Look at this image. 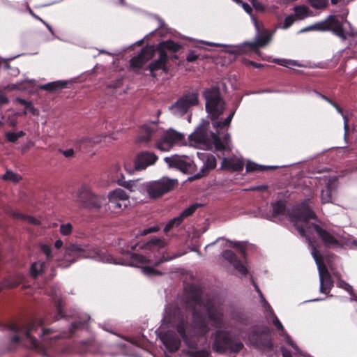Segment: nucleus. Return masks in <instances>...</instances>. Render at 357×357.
Listing matches in <instances>:
<instances>
[{
	"label": "nucleus",
	"instance_id": "nucleus-1",
	"mask_svg": "<svg viewBox=\"0 0 357 357\" xmlns=\"http://www.w3.org/2000/svg\"><path fill=\"white\" fill-rule=\"evenodd\" d=\"M223 114L208 113L210 116L208 119L202 120L196 130L189 135L190 142L203 145L208 149L214 146L217 151L227 150L231 141L230 135L225 133L222 140L219 135L229 126L235 113H229L225 119L220 117Z\"/></svg>",
	"mask_w": 357,
	"mask_h": 357
},
{
	"label": "nucleus",
	"instance_id": "nucleus-2",
	"mask_svg": "<svg viewBox=\"0 0 357 357\" xmlns=\"http://www.w3.org/2000/svg\"><path fill=\"white\" fill-rule=\"evenodd\" d=\"M308 201L304 200L288 214L299 234L310 241V235L315 232L326 248L340 246V241L327 230L317 224L309 222L311 219L316 220L317 215L311 209Z\"/></svg>",
	"mask_w": 357,
	"mask_h": 357
},
{
	"label": "nucleus",
	"instance_id": "nucleus-3",
	"mask_svg": "<svg viewBox=\"0 0 357 357\" xmlns=\"http://www.w3.org/2000/svg\"><path fill=\"white\" fill-rule=\"evenodd\" d=\"M53 302L55 307V313L54 315L52 314H47L44 320L33 319L26 325H18L15 323L7 324L6 328L14 333L10 337L11 343L13 344H19L21 341L20 335H23L28 341L29 347L31 349H38L39 347V342L32 334L37 333L45 322H54L66 317V304L63 299L61 297L55 296L53 298Z\"/></svg>",
	"mask_w": 357,
	"mask_h": 357
},
{
	"label": "nucleus",
	"instance_id": "nucleus-4",
	"mask_svg": "<svg viewBox=\"0 0 357 357\" xmlns=\"http://www.w3.org/2000/svg\"><path fill=\"white\" fill-rule=\"evenodd\" d=\"M157 132L158 130L155 124L152 126L143 125L140 128L139 142L147 144L154 139L156 149L162 151H168L174 144H182L184 141V135L174 130H169L163 132L160 139H157L158 137Z\"/></svg>",
	"mask_w": 357,
	"mask_h": 357
},
{
	"label": "nucleus",
	"instance_id": "nucleus-5",
	"mask_svg": "<svg viewBox=\"0 0 357 357\" xmlns=\"http://www.w3.org/2000/svg\"><path fill=\"white\" fill-rule=\"evenodd\" d=\"M202 291L195 285H190L185 294V303L187 307L192 312L193 324L201 332L206 333L208 326L205 316L197 310V307H203L205 301L202 298Z\"/></svg>",
	"mask_w": 357,
	"mask_h": 357
},
{
	"label": "nucleus",
	"instance_id": "nucleus-6",
	"mask_svg": "<svg viewBox=\"0 0 357 357\" xmlns=\"http://www.w3.org/2000/svg\"><path fill=\"white\" fill-rule=\"evenodd\" d=\"M212 349L218 354H238L244 347L243 344L235 340L231 332L218 329L213 335Z\"/></svg>",
	"mask_w": 357,
	"mask_h": 357
},
{
	"label": "nucleus",
	"instance_id": "nucleus-7",
	"mask_svg": "<svg viewBox=\"0 0 357 357\" xmlns=\"http://www.w3.org/2000/svg\"><path fill=\"white\" fill-rule=\"evenodd\" d=\"M248 338L251 346L266 354L273 352L274 349L271 330L267 326L257 325L252 326L248 333Z\"/></svg>",
	"mask_w": 357,
	"mask_h": 357
},
{
	"label": "nucleus",
	"instance_id": "nucleus-8",
	"mask_svg": "<svg viewBox=\"0 0 357 357\" xmlns=\"http://www.w3.org/2000/svg\"><path fill=\"white\" fill-rule=\"evenodd\" d=\"M188 329L189 324L184 319H181L176 324V331L188 348L185 354L190 357H209V351L198 349L197 337L189 332Z\"/></svg>",
	"mask_w": 357,
	"mask_h": 357
},
{
	"label": "nucleus",
	"instance_id": "nucleus-9",
	"mask_svg": "<svg viewBox=\"0 0 357 357\" xmlns=\"http://www.w3.org/2000/svg\"><path fill=\"white\" fill-rule=\"evenodd\" d=\"M76 197V203L79 208L90 211H98L107 202L105 197L96 195L87 185H82L78 189Z\"/></svg>",
	"mask_w": 357,
	"mask_h": 357
},
{
	"label": "nucleus",
	"instance_id": "nucleus-10",
	"mask_svg": "<svg viewBox=\"0 0 357 357\" xmlns=\"http://www.w3.org/2000/svg\"><path fill=\"white\" fill-rule=\"evenodd\" d=\"M66 255H76L79 258H91L96 260L107 261L111 263L112 257L105 254L96 246L80 245L77 244L70 245L66 250Z\"/></svg>",
	"mask_w": 357,
	"mask_h": 357
},
{
	"label": "nucleus",
	"instance_id": "nucleus-11",
	"mask_svg": "<svg viewBox=\"0 0 357 357\" xmlns=\"http://www.w3.org/2000/svg\"><path fill=\"white\" fill-rule=\"evenodd\" d=\"M178 184L176 179H171L167 177L149 183L144 186V190L151 199H157L163 195L174 190Z\"/></svg>",
	"mask_w": 357,
	"mask_h": 357
},
{
	"label": "nucleus",
	"instance_id": "nucleus-12",
	"mask_svg": "<svg viewBox=\"0 0 357 357\" xmlns=\"http://www.w3.org/2000/svg\"><path fill=\"white\" fill-rule=\"evenodd\" d=\"M203 96L206 100L207 112H223L225 109V102L221 97L218 86L205 89L203 91Z\"/></svg>",
	"mask_w": 357,
	"mask_h": 357
},
{
	"label": "nucleus",
	"instance_id": "nucleus-13",
	"mask_svg": "<svg viewBox=\"0 0 357 357\" xmlns=\"http://www.w3.org/2000/svg\"><path fill=\"white\" fill-rule=\"evenodd\" d=\"M129 196L121 188L109 192L107 209L113 213H119L127 207Z\"/></svg>",
	"mask_w": 357,
	"mask_h": 357
},
{
	"label": "nucleus",
	"instance_id": "nucleus-14",
	"mask_svg": "<svg viewBox=\"0 0 357 357\" xmlns=\"http://www.w3.org/2000/svg\"><path fill=\"white\" fill-rule=\"evenodd\" d=\"M199 104V93L195 91H187L171 106L170 109L188 112V110L190 109L192 107L198 105Z\"/></svg>",
	"mask_w": 357,
	"mask_h": 357
},
{
	"label": "nucleus",
	"instance_id": "nucleus-15",
	"mask_svg": "<svg viewBox=\"0 0 357 357\" xmlns=\"http://www.w3.org/2000/svg\"><path fill=\"white\" fill-rule=\"evenodd\" d=\"M203 308L206 310L208 320L212 326L220 328L223 324V312L211 300L205 301Z\"/></svg>",
	"mask_w": 357,
	"mask_h": 357
},
{
	"label": "nucleus",
	"instance_id": "nucleus-16",
	"mask_svg": "<svg viewBox=\"0 0 357 357\" xmlns=\"http://www.w3.org/2000/svg\"><path fill=\"white\" fill-rule=\"evenodd\" d=\"M154 54V46H146L141 50V52L137 56L130 59V67L132 69H141L147 61L153 57Z\"/></svg>",
	"mask_w": 357,
	"mask_h": 357
},
{
	"label": "nucleus",
	"instance_id": "nucleus-17",
	"mask_svg": "<svg viewBox=\"0 0 357 357\" xmlns=\"http://www.w3.org/2000/svg\"><path fill=\"white\" fill-rule=\"evenodd\" d=\"M160 339L166 349L170 353L177 351L181 347V341L180 337L172 331H167L160 333Z\"/></svg>",
	"mask_w": 357,
	"mask_h": 357
},
{
	"label": "nucleus",
	"instance_id": "nucleus-18",
	"mask_svg": "<svg viewBox=\"0 0 357 357\" xmlns=\"http://www.w3.org/2000/svg\"><path fill=\"white\" fill-rule=\"evenodd\" d=\"M158 156L150 151H142L139 153L135 159V167L136 170H142L148 166L152 165L158 160Z\"/></svg>",
	"mask_w": 357,
	"mask_h": 357
},
{
	"label": "nucleus",
	"instance_id": "nucleus-19",
	"mask_svg": "<svg viewBox=\"0 0 357 357\" xmlns=\"http://www.w3.org/2000/svg\"><path fill=\"white\" fill-rule=\"evenodd\" d=\"M164 160L169 167L176 168L184 173L190 172L193 165L192 162L187 161L182 156L178 155L165 157Z\"/></svg>",
	"mask_w": 357,
	"mask_h": 357
},
{
	"label": "nucleus",
	"instance_id": "nucleus-20",
	"mask_svg": "<svg viewBox=\"0 0 357 357\" xmlns=\"http://www.w3.org/2000/svg\"><path fill=\"white\" fill-rule=\"evenodd\" d=\"M154 48L155 52L157 51L158 53V58L148 66V69L151 71L153 77H155V75L153 73L155 70H162L165 72H167L168 70L166 67V63L169 59L167 52L160 50H155V47Z\"/></svg>",
	"mask_w": 357,
	"mask_h": 357
},
{
	"label": "nucleus",
	"instance_id": "nucleus-21",
	"mask_svg": "<svg viewBox=\"0 0 357 357\" xmlns=\"http://www.w3.org/2000/svg\"><path fill=\"white\" fill-rule=\"evenodd\" d=\"M327 31H331L334 34L341 39L347 40V34L344 31L342 24L337 20L336 16L330 15L327 17Z\"/></svg>",
	"mask_w": 357,
	"mask_h": 357
},
{
	"label": "nucleus",
	"instance_id": "nucleus-22",
	"mask_svg": "<svg viewBox=\"0 0 357 357\" xmlns=\"http://www.w3.org/2000/svg\"><path fill=\"white\" fill-rule=\"evenodd\" d=\"M222 257L228 262L233 265V266L243 275L248 274V269L246 266L239 260L231 250H226L222 254Z\"/></svg>",
	"mask_w": 357,
	"mask_h": 357
},
{
	"label": "nucleus",
	"instance_id": "nucleus-23",
	"mask_svg": "<svg viewBox=\"0 0 357 357\" xmlns=\"http://www.w3.org/2000/svg\"><path fill=\"white\" fill-rule=\"evenodd\" d=\"M271 33L267 29H264L260 33L256 36L255 41L248 43L246 45L251 49H256L259 47H264L267 45L271 40Z\"/></svg>",
	"mask_w": 357,
	"mask_h": 357
},
{
	"label": "nucleus",
	"instance_id": "nucleus-24",
	"mask_svg": "<svg viewBox=\"0 0 357 357\" xmlns=\"http://www.w3.org/2000/svg\"><path fill=\"white\" fill-rule=\"evenodd\" d=\"M244 167V162L242 160H234L223 158L222 162V167L234 172H241Z\"/></svg>",
	"mask_w": 357,
	"mask_h": 357
},
{
	"label": "nucleus",
	"instance_id": "nucleus-25",
	"mask_svg": "<svg viewBox=\"0 0 357 357\" xmlns=\"http://www.w3.org/2000/svg\"><path fill=\"white\" fill-rule=\"evenodd\" d=\"M24 276L22 274L17 273L13 275H9L5 278L2 281V284L5 289H13L19 286L23 281Z\"/></svg>",
	"mask_w": 357,
	"mask_h": 357
},
{
	"label": "nucleus",
	"instance_id": "nucleus-26",
	"mask_svg": "<svg viewBox=\"0 0 357 357\" xmlns=\"http://www.w3.org/2000/svg\"><path fill=\"white\" fill-rule=\"evenodd\" d=\"M7 213L13 218L26 221L33 225H39L40 223V221L34 217L23 214L20 211L10 209L7 211Z\"/></svg>",
	"mask_w": 357,
	"mask_h": 357
},
{
	"label": "nucleus",
	"instance_id": "nucleus-27",
	"mask_svg": "<svg viewBox=\"0 0 357 357\" xmlns=\"http://www.w3.org/2000/svg\"><path fill=\"white\" fill-rule=\"evenodd\" d=\"M325 182L326 185L325 189L322 190L321 192V202L323 204L331 203L333 202V192L335 191V188L332 186L329 180L327 182L325 180Z\"/></svg>",
	"mask_w": 357,
	"mask_h": 357
},
{
	"label": "nucleus",
	"instance_id": "nucleus-28",
	"mask_svg": "<svg viewBox=\"0 0 357 357\" xmlns=\"http://www.w3.org/2000/svg\"><path fill=\"white\" fill-rule=\"evenodd\" d=\"M89 319V317L84 319L79 318L75 320L71 324L68 332H65L63 336H73L77 330L83 328L87 324Z\"/></svg>",
	"mask_w": 357,
	"mask_h": 357
},
{
	"label": "nucleus",
	"instance_id": "nucleus-29",
	"mask_svg": "<svg viewBox=\"0 0 357 357\" xmlns=\"http://www.w3.org/2000/svg\"><path fill=\"white\" fill-rule=\"evenodd\" d=\"M181 48V45L178 43H174L172 40L163 41L158 44L155 47V50H160L167 53V51L172 52H178Z\"/></svg>",
	"mask_w": 357,
	"mask_h": 357
},
{
	"label": "nucleus",
	"instance_id": "nucleus-30",
	"mask_svg": "<svg viewBox=\"0 0 357 357\" xmlns=\"http://www.w3.org/2000/svg\"><path fill=\"white\" fill-rule=\"evenodd\" d=\"M320 280V291L324 294H328L332 289L334 281L331 275L324 278H319Z\"/></svg>",
	"mask_w": 357,
	"mask_h": 357
},
{
	"label": "nucleus",
	"instance_id": "nucleus-31",
	"mask_svg": "<svg viewBox=\"0 0 357 357\" xmlns=\"http://www.w3.org/2000/svg\"><path fill=\"white\" fill-rule=\"evenodd\" d=\"M272 207V216L275 218L280 215L285 213L287 206L284 200H278L275 202L271 203Z\"/></svg>",
	"mask_w": 357,
	"mask_h": 357
},
{
	"label": "nucleus",
	"instance_id": "nucleus-32",
	"mask_svg": "<svg viewBox=\"0 0 357 357\" xmlns=\"http://www.w3.org/2000/svg\"><path fill=\"white\" fill-rule=\"evenodd\" d=\"M67 84L66 82H62V81H57V82H50L48 84L41 85L40 86V89H43L50 92H54L57 90L61 89L64 87H66Z\"/></svg>",
	"mask_w": 357,
	"mask_h": 357
},
{
	"label": "nucleus",
	"instance_id": "nucleus-33",
	"mask_svg": "<svg viewBox=\"0 0 357 357\" xmlns=\"http://www.w3.org/2000/svg\"><path fill=\"white\" fill-rule=\"evenodd\" d=\"M45 262H33L30 267V275L33 278H37L43 272Z\"/></svg>",
	"mask_w": 357,
	"mask_h": 357
},
{
	"label": "nucleus",
	"instance_id": "nucleus-34",
	"mask_svg": "<svg viewBox=\"0 0 357 357\" xmlns=\"http://www.w3.org/2000/svg\"><path fill=\"white\" fill-rule=\"evenodd\" d=\"M274 167L271 166H262L258 164H256L253 162L248 161L245 165V169L247 172H264L267 169H274Z\"/></svg>",
	"mask_w": 357,
	"mask_h": 357
},
{
	"label": "nucleus",
	"instance_id": "nucleus-35",
	"mask_svg": "<svg viewBox=\"0 0 357 357\" xmlns=\"http://www.w3.org/2000/svg\"><path fill=\"white\" fill-rule=\"evenodd\" d=\"M204 160V165H206L210 169H213L216 167V159L215 157L211 153H206L202 155Z\"/></svg>",
	"mask_w": 357,
	"mask_h": 357
},
{
	"label": "nucleus",
	"instance_id": "nucleus-36",
	"mask_svg": "<svg viewBox=\"0 0 357 357\" xmlns=\"http://www.w3.org/2000/svg\"><path fill=\"white\" fill-rule=\"evenodd\" d=\"M294 10L299 19H303L311 15L309 8L305 5L295 6Z\"/></svg>",
	"mask_w": 357,
	"mask_h": 357
},
{
	"label": "nucleus",
	"instance_id": "nucleus-37",
	"mask_svg": "<svg viewBox=\"0 0 357 357\" xmlns=\"http://www.w3.org/2000/svg\"><path fill=\"white\" fill-rule=\"evenodd\" d=\"M201 206L202 205L199 204H192L180 213V215H178L179 218H181V220L183 221L185 218L191 216L195 212V211Z\"/></svg>",
	"mask_w": 357,
	"mask_h": 357
},
{
	"label": "nucleus",
	"instance_id": "nucleus-38",
	"mask_svg": "<svg viewBox=\"0 0 357 357\" xmlns=\"http://www.w3.org/2000/svg\"><path fill=\"white\" fill-rule=\"evenodd\" d=\"M117 183L119 185H121V186H122V187L129 190L130 192H134L135 190L136 187H137L135 181H124V177L123 176H122V178H119L117 180Z\"/></svg>",
	"mask_w": 357,
	"mask_h": 357
},
{
	"label": "nucleus",
	"instance_id": "nucleus-39",
	"mask_svg": "<svg viewBox=\"0 0 357 357\" xmlns=\"http://www.w3.org/2000/svg\"><path fill=\"white\" fill-rule=\"evenodd\" d=\"M310 6L318 10L325 9L328 6V0H307Z\"/></svg>",
	"mask_w": 357,
	"mask_h": 357
},
{
	"label": "nucleus",
	"instance_id": "nucleus-40",
	"mask_svg": "<svg viewBox=\"0 0 357 357\" xmlns=\"http://www.w3.org/2000/svg\"><path fill=\"white\" fill-rule=\"evenodd\" d=\"M183 222V220H181L179 216H177L172 220H170L164 228V231L165 233L169 232L174 227H177Z\"/></svg>",
	"mask_w": 357,
	"mask_h": 357
},
{
	"label": "nucleus",
	"instance_id": "nucleus-41",
	"mask_svg": "<svg viewBox=\"0 0 357 357\" xmlns=\"http://www.w3.org/2000/svg\"><path fill=\"white\" fill-rule=\"evenodd\" d=\"M2 178L5 181H10L14 183H17L21 180V176L19 174H15L10 170H7L6 174L2 176Z\"/></svg>",
	"mask_w": 357,
	"mask_h": 357
},
{
	"label": "nucleus",
	"instance_id": "nucleus-42",
	"mask_svg": "<svg viewBox=\"0 0 357 357\" xmlns=\"http://www.w3.org/2000/svg\"><path fill=\"white\" fill-rule=\"evenodd\" d=\"M319 278H324L326 276L331 275V273H329L326 265L324 264V261H322L318 264H317Z\"/></svg>",
	"mask_w": 357,
	"mask_h": 357
},
{
	"label": "nucleus",
	"instance_id": "nucleus-43",
	"mask_svg": "<svg viewBox=\"0 0 357 357\" xmlns=\"http://www.w3.org/2000/svg\"><path fill=\"white\" fill-rule=\"evenodd\" d=\"M94 143L95 142L93 140V139L88 137H83L77 139L75 142L76 146L79 147V149H82L85 144H88L89 146H92Z\"/></svg>",
	"mask_w": 357,
	"mask_h": 357
},
{
	"label": "nucleus",
	"instance_id": "nucleus-44",
	"mask_svg": "<svg viewBox=\"0 0 357 357\" xmlns=\"http://www.w3.org/2000/svg\"><path fill=\"white\" fill-rule=\"evenodd\" d=\"M40 251L46 256L47 261H50L53 258L52 248L47 244H42L40 246Z\"/></svg>",
	"mask_w": 357,
	"mask_h": 357
},
{
	"label": "nucleus",
	"instance_id": "nucleus-45",
	"mask_svg": "<svg viewBox=\"0 0 357 357\" xmlns=\"http://www.w3.org/2000/svg\"><path fill=\"white\" fill-rule=\"evenodd\" d=\"M210 170L211 169L209 168H208L206 165H204L203 167L201 168L200 171L197 174H195L192 177L190 178L189 180L194 181L201 178L203 176H205Z\"/></svg>",
	"mask_w": 357,
	"mask_h": 357
},
{
	"label": "nucleus",
	"instance_id": "nucleus-46",
	"mask_svg": "<svg viewBox=\"0 0 357 357\" xmlns=\"http://www.w3.org/2000/svg\"><path fill=\"white\" fill-rule=\"evenodd\" d=\"M73 226L70 223L63 224L60 227V232L61 234L68 236L71 234Z\"/></svg>",
	"mask_w": 357,
	"mask_h": 357
},
{
	"label": "nucleus",
	"instance_id": "nucleus-47",
	"mask_svg": "<svg viewBox=\"0 0 357 357\" xmlns=\"http://www.w3.org/2000/svg\"><path fill=\"white\" fill-rule=\"evenodd\" d=\"M312 257H313L316 264H318V263L324 261L323 256L320 253L319 250H317L315 247L312 248Z\"/></svg>",
	"mask_w": 357,
	"mask_h": 357
},
{
	"label": "nucleus",
	"instance_id": "nucleus-48",
	"mask_svg": "<svg viewBox=\"0 0 357 357\" xmlns=\"http://www.w3.org/2000/svg\"><path fill=\"white\" fill-rule=\"evenodd\" d=\"M315 31H327V20L314 24Z\"/></svg>",
	"mask_w": 357,
	"mask_h": 357
},
{
	"label": "nucleus",
	"instance_id": "nucleus-49",
	"mask_svg": "<svg viewBox=\"0 0 357 357\" xmlns=\"http://www.w3.org/2000/svg\"><path fill=\"white\" fill-rule=\"evenodd\" d=\"M250 1L252 3V5L255 10H259L261 12L265 11V8L261 2H259L257 0H250Z\"/></svg>",
	"mask_w": 357,
	"mask_h": 357
},
{
	"label": "nucleus",
	"instance_id": "nucleus-50",
	"mask_svg": "<svg viewBox=\"0 0 357 357\" xmlns=\"http://www.w3.org/2000/svg\"><path fill=\"white\" fill-rule=\"evenodd\" d=\"M52 330L50 328H42V333H38V335L42 337L43 342L47 340V335L52 333Z\"/></svg>",
	"mask_w": 357,
	"mask_h": 357
},
{
	"label": "nucleus",
	"instance_id": "nucleus-51",
	"mask_svg": "<svg viewBox=\"0 0 357 357\" xmlns=\"http://www.w3.org/2000/svg\"><path fill=\"white\" fill-rule=\"evenodd\" d=\"M294 22V17L293 15H289L287 17H285L284 20V23L282 25V28L287 29Z\"/></svg>",
	"mask_w": 357,
	"mask_h": 357
},
{
	"label": "nucleus",
	"instance_id": "nucleus-52",
	"mask_svg": "<svg viewBox=\"0 0 357 357\" xmlns=\"http://www.w3.org/2000/svg\"><path fill=\"white\" fill-rule=\"evenodd\" d=\"M20 138L19 133L8 132L6 134V139L10 142H15Z\"/></svg>",
	"mask_w": 357,
	"mask_h": 357
},
{
	"label": "nucleus",
	"instance_id": "nucleus-53",
	"mask_svg": "<svg viewBox=\"0 0 357 357\" xmlns=\"http://www.w3.org/2000/svg\"><path fill=\"white\" fill-rule=\"evenodd\" d=\"M273 324L278 331H283L284 327L275 314L273 315Z\"/></svg>",
	"mask_w": 357,
	"mask_h": 357
},
{
	"label": "nucleus",
	"instance_id": "nucleus-54",
	"mask_svg": "<svg viewBox=\"0 0 357 357\" xmlns=\"http://www.w3.org/2000/svg\"><path fill=\"white\" fill-rule=\"evenodd\" d=\"M144 271L146 273L149 274V275H151V274L160 275L161 274V273L159 271H157V270H155L153 268L150 267V266L144 267Z\"/></svg>",
	"mask_w": 357,
	"mask_h": 357
},
{
	"label": "nucleus",
	"instance_id": "nucleus-55",
	"mask_svg": "<svg viewBox=\"0 0 357 357\" xmlns=\"http://www.w3.org/2000/svg\"><path fill=\"white\" fill-rule=\"evenodd\" d=\"M198 59V56L197 54H195V52L194 51H190L187 56H186V60L188 61V62H192V61H196L197 59Z\"/></svg>",
	"mask_w": 357,
	"mask_h": 357
},
{
	"label": "nucleus",
	"instance_id": "nucleus-56",
	"mask_svg": "<svg viewBox=\"0 0 357 357\" xmlns=\"http://www.w3.org/2000/svg\"><path fill=\"white\" fill-rule=\"evenodd\" d=\"M158 230V227H149L147 229H144L142 232V235H144V236H146L149 234H151V233H153V232H155Z\"/></svg>",
	"mask_w": 357,
	"mask_h": 357
},
{
	"label": "nucleus",
	"instance_id": "nucleus-57",
	"mask_svg": "<svg viewBox=\"0 0 357 357\" xmlns=\"http://www.w3.org/2000/svg\"><path fill=\"white\" fill-rule=\"evenodd\" d=\"M234 319L238 321L241 324H246L247 320L243 314H236L234 317Z\"/></svg>",
	"mask_w": 357,
	"mask_h": 357
},
{
	"label": "nucleus",
	"instance_id": "nucleus-58",
	"mask_svg": "<svg viewBox=\"0 0 357 357\" xmlns=\"http://www.w3.org/2000/svg\"><path fill=\"white\" fill-rule=\"evenodd\" d=\"M123 85L122 79H119L116 82L112 84H108L107 88L117 89Z\"/></svg>",
	"mask_w": 357,
	"mask_h": 357
},
{
	"label": "nucleus",
	"instance_id": "nucleus-59",
	"mask_svg": "<svg viewBox=\"0 0 357 357\" xmlns=\"http://www.w3.org/2000/svg\"><path fill=\"white\" fill-rule=\"evenodd\" d=\"M132 259L138 263H144V257L137 255V254H133Z\"/></svg>",
	"mask_w": 357,
	"mask_h": 357
},
{
	"label": "nucleus",
	"instance_id": "nucleus-60",
	"mask_svg": "<svg viewBox=\"0 0 357 357\" xmlns=\"http://www.w3.org/2000/svg\"><path fill=\"white\" fill-rule=\"evenodd\" d=\"M63 155L66 158L72 157L74 154V151L72 149H69L64 151H61Z\"/></svg>",
	"mask_w": 357,
	"mask_h": 357
},
{
	"label": "nucleus",
	"instance_id": "nucleus-61",
	"mask_svg": "<svg viewBox=\"0 0 357 357\" xmlns=\"http://www.w3.org/2000/svg\"><path fill=\"white\" fill-rule=\"evenodd\" d=\"M254 22H255V27L258 31V33H261L263 31V30L265 29L263 27L262 24L259 23L256 19H254Z\"/></svg>",
	"mask_w": 357,
	"mask_h": 357
},
{
	"label": "nucleus",
	"instance_id": "nucleus-62",
	"mask_svg": "<svg viewBox=\"0 0 357 357\" xmlns=\"http://www.w3.org/2000/svg\"><path fill=\"white\" fill-rule=\"evenodd\" d=\"M8 102V99L3 94H0V105L6 104Z\"/></svg>",
	"mask_w": 357,
	"mask_h": 357
},
{
	"label": "nucleus",
	"instance_id": "nucleus-63",
	"mask_svg": "<svg viewBox=\"0 0 357 357\" xmlns=\"http://www.w3.org/2000/svg\"><path fill=\"white\" fill-rule=\"evenodd\" d=\"M160 243H161V241L160 239L155 238V239H152L151 241H150L149 242L148 245L149 246H151V245H158Z\"/></svg>",
	"mask_w": 357,
	"mask_h": 357
},
{
	"label": "nucleus",
	"instance_id": "nucleus-64",
	"mask_svg": "<svg viewBox=\"0 0 357 357\" xmlns=\"http://www.w3.org/2000/svg\"><path fill=\"white\" fill-rule=\"evenodd\" d=\"M282 357H292L291 352L284 348L282 349Z\"/></svg>",
	"mask_w": 357,
	"mask_h": 357
}]
</instances>
